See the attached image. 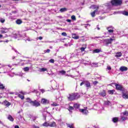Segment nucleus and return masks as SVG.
<instances>
[{"label":"nucleus","instance_id":"21","mask_svg":"<svg viewBox=\"0 0 128 128\" xmlns=\"http://www.w3.org/2000/svg\"><path fill=\"white\" fill-rule=\"evenodd\" d=\"M5 88H6V86H4V84L0 82V90H4Z\"/></svg>","mask_w":128,"mask_h":128},{"label":"nucleus","instance_id":"38","mask_svg":"<svg viewBox=\"0 0 128 128\" xmlns=\"http://www.w3.org/2000/svg\"><path fill=\"white\" fill-rule=\"evenodd\" d=\"M121 120H128V117L122 116Z\"/></svg>","mask_w":128,"mask_h":128},{"label":"nucleus","instance_id":"55","mask_svg":"<svg viewBox=\"0 0 128 128\" xmlns=\"http://www.w3.org/2000/svg\"><path fill=\"white\" fill-rule=\"evenodd\" d=\"M2 38V34H0V38Z\"/></svg>","mask_w":128,"mask_h":128},{"label":"nucleus","instance_id":"51","mask_svg":"<svg viewBox=\"0 0 128 128\" xmlns=\"http://www.w3.org/2000/svg\"><path fill=\"white\" fill-rule=\"evenodd\" d=\"M50 52V49H48L46 50V52Z\"/></svg>","mask_w":128,"mask_h":128},{"label":"nucleus","instance_id":"36","mask_svg":"<svg viewBox=\"0 0 128 128\" xmlns=\"http://www.w3.org/2000/svg\"><path fill=\"white\" fill-rule=\"evenodd\" d=\"M52 106H58V104H56V102H53L52 104Z\"/></svg>","mask_w":128,"mask_h":128},{"label":"nucleus","instance_id":"26","mask_svg":"<svg viewBox=\"0 0 128 128\" xmlns=\"http://www.w3.org/2000/svg\"><path fill=\"white\" fill-rule=\"evenodd\" d=\"M60 12H66V10H68V9L66 8H60Z\"/></svg>","mask_w":128,"mask_h":128},{"label":"nucleus","instance_id":"47","mask_svg":"<svg viewBox=\"0 0 128 128\" xmlns=\"http://www.w3.org/2000/svg\"><path fill=\"white\" fill-rule=\"evenodd\" d=\"M85 83H86V81L82 82L80 84V86H82V84H84Z\"/></svg>","mask_w":128,"mask_h":128},{"label":"nucleus","instance_id":"32","mask_svg":"<svg viewBox=\"0 0 128 128\" xmlns=\"http://www.w3.org/2000/svg\"><path fill=\"white\" fill-rule=\"evenodd\" d=\"M40 72H46V70H48V69H46V68H41L40 69Z\"/></svg>","mask_w":128,"mask_h":128},{"label":"nucleus","instance_id":"39","mask_svg":"<svg viewBox=\"0 0 128 128\" xmlns=\"http://www.w3.org/2000/svg\"><path fill=\"white\" fill-rule=\"evenodd\" d=\"M110 28H107L106 29L108 30V32H114V30H109Z\"/></svg>","mask_w":128,"mask_h":128},{"label":"nucleus","instance_id":"45","mask_svg":"<svg viewBox=\"0 0 128 128\" xmlns=\"http://www.w3.org/2000/svg\"><path fill=\"white\" fill-rule=\"evenodd\" d=\"M98 8H96L95 10L94 11V12L96 14V12L98 11Z\"/></svg>","mask_w":128,"mask_h":128},{"label":"nucleus","instance_id":"4","mask_svg":"<svg viewBox=\"0 0 128 128\" xmlns=\"http://www.w3.org/2000/svg\"><path fill=\"white\" fill-rule=\"evenodd\" d=\"M114 40H116V39H114L112 38L104 39V43L105 44L106 46H108V44H112Z\"/></svg>","mask_w":128,"mask_h":128},{"label":"nucleus","instance_id":"27","mask_svg":"<svg viewBox=\"0 0 128 128\" xmlns=\"http://www.w3.org/2000/svg\"><path fill=\"white\" fill-rule=\"evenodd\" d=\"M66 126H67L68 128H74L73 124H66Z\"/></svg>","mask_w":128,"mask_h":128},{"label":"nucleus","instance_id":"14","mask_svg":"<svg viewBox=\"0 0 128 128\" xmlns=\"http://www.w3.org/2000/svg\"><path fill=\"white\" fill-rule=\"evenodd\" d=\"M122 96L123 98H126V99L128 98V94L124 93V92H122Z\"/></svg>","mask_w":128,"mask_h":128},{"label":"nucleus","instance_id":"63","mask_svg":"<svg viewBox=\"0 0 128 128\" xmlns=\"http://www.w3.org/2000/svg\"><path fill=\"white\" fill-rule=\"evenodd\" d=\"M20 112H18V114H20Z\"/></svg>","mask_w":128,"mask_h":128},{"label":"nucleus","instance_id":"8","mask_svg":"<svg viewBox=\"0 0 128 128\" xmlns=\"http://www.w3.org/2000/svg\"><path fill=\"white\" fill-rule=\"evenodd\" d=\"M49 126H50V128H55L56 126V123L54 121L49 122Z\"/></svg>","mask_w":128,"mask_h":128},{"label":"nucleus","instance_id":"24","mask_svg":"<svg viewBox=\"0 0 128 128\" xmlns=\"http://www.w3.org/2000/svg\"><path fill=\"white\" fill-rule=\"evenodd\" d=\"M42 126H46V128H48V126H49V123L46 122H44V123L42 124Z\"/></svg>","mask_w":128,"mask_h":128},{"label":"nucleus","instance_id":"57","mask_svg":"<svg viewBox=\"0 0 128 128\" xmlns=\"http://www.w3.org/2000/svg\"><path fill=\"white\" fill-rule=\"evenodd\" d=\"M6 42H8V40H6Z\"/></svg>","mask_w":128,"mask_h":128},{"label":"nucleus","instance_id":"54","mask_svg":"<svg viewBox=\"0 0 128 128\" xmlns=\"http://www.w3.org/2000/svg\"><path fill=\"white\" fill-rule=\"evenodd\" d=\"M38 38H39V40H42V36H40Z\"/></svg>","mask_w":128,"mask_h":128},{"label":"nucleus","instance_id":"62","mask_svg":"<svg viewBox=\"0 0 128 128\" xmlns=\"http://www.w3.org/2000/svg\"><path fill=\"white\" fill-rule=\"evenodd\" d=\"M96 38H98V37H96Z\"/></svg>","mask_w":128,"mask_h":128},{"label":"nucleus","instance_id":"1","mask_svg":"<svg viewBox=\"0 0 128 128\" xmlns=\"http://www.w3.org/2000/svg\"><path fill=\"white\" fill-rule=\"evenodd\" d=\"M80 98V95L78 93H72L68 94L67 96L68 100L72 102V100H78Z\"/></svg>","mask_w":128,"mask_h":128},{"label":"nucleus","instance_id":"58","mask_svg":"<svg viewBox=\"0 0 128 128\" xmlns=\"http://www.w3.org/2000/svg\"><path fill=\"white\" fill-rule=\"evenodd\" d=\"M8 66H9L10 68H12L10 65H8Z\"/></svg>","mask_w":128,"mask_h":128},{"label":"nucleus","instance_id":"33","mask_svg":"<svg viewBox=\"0 0 128 128\" xmlns=\"http://www.w3.org/2000/svg\"><path fill=\"white\" fill-rule=\"evenodd\" d=\"M71 18L72 20H76V16L74 15H72L71 16Z\"/></svg>","mask_w":128,"mask_h":128},{"label":"nucleus","instance_id":"29","mask_svg":"<svg viewBox=\"0 0 128 128\" xmlns=\"http://www.w3.org/2000/svg\"><path fill=\"white\" fill-rule=\"evenodd\" d=\"M18 98H21V100H24V96H22V95L20 94H18Z\"/></svg>","mask_w":128,"mask_h":128},{"label":"nucleus","instance_id":"56","mask_svg":"<svg viewBox=\"0 0 128 128\" xmlns=\"http://www.w3.org/2000/svg\"><path fill=\"white\" fill-rule=\"evenodd\" d=\"M13 0L14 2H18V1L20 0Z\"/></svg>","mask_w":128,"mask_h":128},{"label":"nucleus","instance_id":"31","mask_svg":"<svg viewBox=\"0 0 128 128\" xmlns=\"http://www.w3.org/2000/svg\"><path fill=\"white\" fill-rule=\"evenodd\" d=\"M124 116H128V111L125 110L124 112H122Z\"/></svg>","mask_w":128,"mask_h":128},{"label":"nucleus","instance_id":"30","mask_svg":"<svg viewBox=\"0 0 128 128\" xmlns=\"http://www.w3.org/2000/svg\"><path fill=\"white\" fill-rule=\"evenodd\" d=\"M74 107H72V106H70L68 108V110H69V112H72V110H74Z\"/></svg>","mask_w":128,"mask_h":128},{"label":"nucleus","instance_id":"25","mask_svg":"<svg viewBox=\"0 0 128 128\" xmlns=\"http://www.w3.org/2000/svg\"><path fill=\"white\" fill-rule=\"evenodd\" d=\"M114 92H116L115 90H108V94H114Z\"/></svg>","mask_w":128,"mask_h":128},{"label":"nucleus","instance_id":"34","mask_svg":"<svg viewBox=\"0 0 128 128\" xmlns=\"http://www.w3.org/2000/svg\"><path fill=\"white\" fill-rule=\"evenodd\" d=\"M24 70V72H28L30 70V68L28 67H26Z\"/></svg>","mask_w":128,"mask_h":128},{"label":"nucleus","instance_id":"16","mask_svg":"<svg viewBox=\"0 0 128 128\" xmlns=\"http://www.w3.org/2000/svg\"><path fill=\"white\" fill-rule=\"evenodd\" d=\"M112 122H113L114 123L118 122V117L113 118L112 119Z\"/></svg>","mask_w":128,"mask_h":128},{"label":"nucleus","instance_id":"23","mask_svg":"<svg viewBox=\"0 0 128 128\" xmlns=\"http://www.w3.org/2000/svg\"><path fill=\"white\" fill-rule=\"evenodd\" d=\"M122 14H123L124 16H128V11H122Z\"/></svg>","mask_w":128,"mask_h":128},{"label":"nucleus","instance_id":"20","mask_svg":"<svg viewBox=\"0 0 128 128\" xmlns=\"http://www.w3.org/2000/svg\"><path fill=\"white\" fill-rule=\"evenodd\" d=\"M16 24H22V21L20 19H18L16 20Z\"/></svg>","mask_w":128,"mask_h":128},{"label":"nucleus","instance_id":"60","mask_svg":"<svg viewBox=\"0 0 128 128\" xmlns=\"http://www.w3.org/2000/svg\"><path fill=\"white\" fill-rule=\"evenodd\" d=\"M6 36H5V38H8V35H6Z\"/></svg>","mask_w":128,"mask_h":128},{"label":"nucleus","instance_id":"50","mask_svg":"<svg viewBox=\"0 0 128 128\" xmlns=\"http://www.w3.org/2000/svg\"><path fill=\"white\" fill-rule=\"evenodd\" d=\"M107 68L108 70H112V68L110 66L108 67Z\"/></svg>","mask_w":128,"mask_h":128},{"label":"nucleus","instance_id":"42","mask_svg":"<svg viewBox=\"0 0 128 128\" xmlns=\"http://www.w3.org/2000/svg\"><path fill=\"white\" fill-rule=\"evenodd\" d=\"M98 84V81H94L93 82V84H94V86H96V84Z\"/></svg>","mask_w":128,"mask_h":128},{"label":"nucleus","instance_id":"19","mask_svg":"<svg viewBox=\"0 0 128 128\" xmlns=\"http://www.w3.org/2000/svg\"><path fill=\"white\" fill-rule=\"evenodd\" d=\"M26 102H29V104H32V99H30V98H28L26 99Z\"/></svg>","mask_w":128,"mask_h":128},{"label":"nucleus","instance_id":"15","mask_svg":"<svg viewBox=\"0 0 128 128\" xmlns=\"http://www.w3.org/2000/svg\"><path fill=\"white\" fill-rule=\"evenodd\" d=\"M85 85L86 88H90V82L88 81H85Z\"/></svg>","mask_w":128,"mask_h":128},{"label":"nucleus","instance_id":"37","mask_svg":"<svg viewBox=\"0 0 128 128\" xmlns=\"http://www.w3.org/2000/svg\"><path fill=\"white\" fill-rule=\"evenodd\" d=\"M66 71L62 70L61 71H60V73L61 74H66Z\"/></svg>","mask_w":128,"mask_h":128},{"label":"nucleus","instance_id":"6","mask_svg":"<svg viewBox=\"0 0 128 128\" xmlns=\"http://www.w3.org/2000/svg\"><path fill=\"white\" fill-rule=\"evenodd\" d=\"M32 104L34 106H36V108H38V106H40V102L36 101V100H34L32 102Z\"/></svg>","mask_w":128,"mask_h":128},{"label":"nucleus","instance_id":"17","mask_svg":"<svg viewBox=\"0 0 128 128\" xmlns=\"http://www.w3.org/2000/svg\"><path fill=\"white\" fill-rule=\"evenodd\" d=\"M8 120L10 122H14V118H12V116H11V115H8Z\"/></svg>","mask_w":128,"mask_h":128},{"label":"nucleus","instance_id":"52","mask_svg":"<svg viewBox=\"0 0 128 128\" xmlns=\"http://www.w3.org/2000/svg\"><path fill=\"white\" fill-rule=\"evenodd\" d=\"M16 10H15V11H12V14H16Z\"/></svg>","mask_w":128,"mask_h":128},{"label":"nucleus","instance_id":"9","mask_svg":"<svg viewBox=\"0 0 128 128\" xmlns=\"http://www.w3.org/2000/svg\"><path fill=\"white\" fill-rule=\"evenodd\" d=\"M80 112H82L84 114H88V110H86V109H80Z\"/></svg>","mask_w":128,"mask_h":128},{"label":"nucleus","instance_id":"59","mask_svg":"<svg viewBox=\"0 0 128 128\" xmlns=\"http://www.w3.org/2000/svg\"><path fill=\"white\" fill-rule=\"evenodd\" d=\"M0 124H2V121L0 120Z\"/></svg>","mask_w":128,"mask_h":128},{"label":"nucleus","instance_id":"5","mask_svg":"<svg viewBox=\"0 0 128 128\" xmlns=\"http://www.w3.org/2000/svg\"><path fill=\"white\" fill-rule=\"evenodd\" d=\"M41 104H50V100L42 98L41 100Z\"/></svg>","mask_w":128,"mask_h":128},{"label":"nucleus","instance_id":"18","mask_svg":"<svg viewBox=\"0 0 128 128\" xmlns=\"http://www.w3.org/2000/svg\"><path fill=\"white\" fill-rule=\"evenodd\" d=\"M122 54L120 52H117L115 56L116 58H120L122 56Z\"/></svg>","mask_w":128,"mask_h":128},{"label":"nucleus","instance_id":"13","mask_svg":"<svg viewBox=\"0 0 128 128\" xmlns=\"http://www.w3.org/2000/svg\"><path fill=\"white\" fill-rule=\"evenodd\" d=\"M90 8H92V10H96V8H100V6H98L92 4L90 7Z\"/></svg>","mask_w":128,"mask_h":128},{"label":"nucleus","instance_id":"64","mask_svg":"<svg viewBox=\"0 0 128 128\" xmlns=\"http://www.w3.org/2000/svg\"><path fill=\"white\" fill-rule=\"evenodd\" d=\"M98 30H100V28H98Z\"/></svg>","mask_w":128,"mask_h":128},{"label":"nucleus","instance_id":"22","mask_svg":"<svg viewBox=\"0 0 128 128\" xmlns=\"http://www.w3.org/2000/svg\"><path fill=\"white\" fill-rule=\"evenodd\" d=\"M93 52L94 54H98V52H100L101 50L100 49H95Z\"/></svg>","mask_w":128,"mask_h":128},{"label":"nucleus","instance_id":"12","mask_svg":"<svg viewBox=\"0 0 128 128\" xmlns=\"http://www.w3.org/2000/svg\"><path fill=\"white\" fill-rule=\"evenodd\" d=\"M72 38H74V40H78L80 38V36H77L76 34H72Z\"/></svg>","mask_w":128,"mask_h":128},{"label":"nucleus","instance_id":"3","mask_svg":"<svg viewBox=\"0 0 128 128\" xmlns=\"http://www.w3.org/2000/svg\"><path fill=\"white\" fill-rule=\"evenodd\" d=\"M112 84L115 86L116 90H120V92H125L126 90L122 85H120L116 83H113Z\"/></svg>","mask_w":128,"mask_h":128},{"label":"nucleus","instance_id":"11","mask_svg":"<svg viewBox=\"0 0 128 128\" xmlns=\"http://www.w3.org/2000/svg\"><path fill=\"white\" fill-rule=\"evenodd\" d=\"M99 95L103 97L106 96V90H103L102 92L99 93Z\"/></svg>","mask_w":128,"mask_h":128},{"label":"nucleus","instance_id":"61","mask_svg":"<svg viewBox=\"0 0 128 128\" xmlns=\"http://www.w3.org/2000/svg\"><path fill=\"white\" fill-rule=\"evenodd\" d=\"M0 8H2V5L0 4Z\"/></svg>","mask_w":128,"mask_h":128},{"label":"nucleus","instance_id":"7","mask_svg":"<svg viewBox=\"0 0 128 128\" xmlns=\"http://www.w3.org/2000/svg\"><path fill=\"white\" fill-rule=\"evenodd\" d=\"M2 104L6 106H10L12 105V103L8 102V101L6 100H5L2 102Z\"/></svg>","mask_w":128,"mask_h":128},{"label":"nucleus","instance_id":"35","mask_svg":"<svg viewBox=\"0 0 128 128\" xmlns=\"http://www.w3.org/2000/svg\"><path fill=\"white\" fill-rule=\"evenodd\" d=\"M90 14H91L92 18H94V16H96V13L94 12H91Z\"/></svg>","mask_w":128,"mask_h":128},{"label":"nucleus","instance_id":"40","mask_svg":"<svg viewBox=\"0 0 128 128\" xmlns=\"http://www.w3.org/2000/svg\"><path fill=\"white\" fill-rule=\"evenodd\" d=\"M62 36H66L67 34L66 32H63L62 33Z\"/></svg>","mask_w":128,"mask_h":128},{"label":"nucleus","instance_id":"2","mask_svg":"<svg viewBox=\"0 0 128 128\" xmlns=\"http://www.w3.org/2000/svg\"><path fill=\"white\" fill-rule=\"evenodd\" d=\"M110 4L112 6H118L122 4V0H112L110 1Z\"/></svg>","mask_w":128,"mask_h":128},{"label":"nucleus","instance_id":"48","mask_svg":"<svg viewBox=\"0 0 128 128\" xmlns=\"http://www.w3.org/2000/svg\"><path fill=\"white\" fill-rule=\"evenodd\" d=\"M40 92H42V94H44V89H41V90H40Z\"/></svg>","mask_w":128,"mask_h":128},{"label":"nucleus","instance_id":"41","mask_svg":"<svg viewBox=\"0 0 128 128\" xmlns=\"http://www.w3.org/2000/svg\"><path fill=\"white\" fill-rule=\"evenodd\" d=\"M49 62L51 64H54V59H51L49 60Z\"/></svg>","mask_w":128,"mask_h":128},{"label":"nucleus","instance_id":"44","mask_svg":"<svg viewBox=\"0 0 128 128\" xmlns=\"http://www.w3.org/2000/svg\"><path fill=\"white\" fill-rule=\"evenodd\" d=\"M1 34H6V32L4 30H1L0 31Z\"/></svg>","mask_w":128,"mask_h":128},{"label":"nucleus","instance_id":"43","mask_svg":"<svg viewBox=\"0 0 128 128\" xmlns=\"http://www.w3.org/2000/svg\"><path fill=\"white\" fill-rule=\"evenodd\" d=\"M86 50V48H84V47H82L81 48H80V50H81V52H84V50Z\"/></svg>","mask_w":128,"mask_h":128},{"label":"nucleus","instance_id":"49","mask_svg":"<svg viewBox=\"0 0 128 128\" xmlns=\"http://www.w3.org/2000/svg\"><path fill=\"white\" fill-rule=\"evenodd\" d=\"M5 20H0V22H2V24H4V22Z\"/></svg>","mask_w":128,"mask_h":128},{"label":"nucleus","instance_id":"46","mask_svg":"<svg viewBox=\"0 0 128 128\" xmlns=\"http://www.w3.org/2000/svg\"><path fill=\"white\" fill-rule=\"evenodd\" d=\"M66 22H72V20L70 19H67L66 20Z\"/></svg>","mask_w":128,"mask_h":128},{"label":"nucleus","instance_id":"53","mask_svg":"<svg viewBox=\"0 0 128 128\" xmlns=\"http://www.w3.org/2000/svg\"><path fill=\"white\" fill-rule=\"evenodd\" d=\"M14 128H20V126H18V125H16V126H14Z\"/></svg>","mask_w":128,"mask_h":128},{"label":"nucleus","instance_id":"28","mask_svg":"<svg viewBox=\"0 0 128 128\" xmlns=\"http://www.w3.org/2000/svg\"><path fill=\"white\" fill-rule=\"evenodd\" d=\"M80 108V104H74V108H76L78 109Z\"/></svg>","mask_w":128,"mask_h":128},{"label":"nucleus","instance_id":"10","mask_svg":"<svg viewBox=\"0 0 128 128\" xmlns=\"http://www.w3.org/2000/svg\"><path fill=\"white\" fill-rule=\"evenodd\" d=\"M120 70L121 72H126V70H128V68L126 66H122L120 68Z\"/></svg>","mask_w":128,"mask_h":128}]
</instances>
